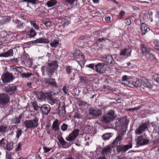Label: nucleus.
<instances>
[{"mask_svg": "<svg viewBox=\"0 0 159 159\" xmlns=\"http://www.w3.org/2000/svg\"><path fill=\"white\" fill-rule=\"evenodd\" d=\"M115 112L113 110H109L107 113L105 114L101 119V121L104 123H108L112 121L115 117Z\"/></svg>", "mask_w": 159, "mask_h": 159, "instance_id": "obj_1", "label": "nucleus"}, {"mask_svg": "<svg viewBox=\"0 0 159 159\" xmlns=\"http://www.w3.org/2000/svg\"><path fill=\"white\" fill-rule=\"evenodd\" d=\"M58 66L56 61H53L50 63H48L45 67L46 71L48 75L50 76L52 75L55 70L57 68Z\"/></svg>", "mask_w": 159, "mask_h": 159, "instance_id": "obj_2", "label": "nucleus"}, {"mask_svg": "<svg viewBox=\"0 0 159 159\" xmlns=\"http://www.w3.org/2000/svg\"><path fill=\"white\" fill-rule=\"evenodd\" d=\"M24 125L27 129H34L38 126V120L35 118L33 120H26L24 122Z\"/></svg>", "mask_w": 159, "mask_h": 159, "instance_id": "obj_3", "label": "nucleus"}, {"mask_svg": "<svg viewBox=\"0 0 159 159\" xmlns=\"http://www.w3.org/2000/svg\"><path fill=\"white\" fill-rule=\"evenodd\" d=\"M132 147V143L130 142L128 144L126 145L120 144L116 147V150L118 154L120 153H124L128 149Z\"/></svg>", "mask_w": 159, "mask_h": 159, "instance_id": "obj_4", "label": "nucleus"}, {"mask_svg": "<svg viewBox=\"0 0 159 159\" xmlns=\"http://www.w3.org/2000/svg\"><path fill=\"white\" fill-rule=\"evenodd\" d=\"M4 90L7 94L12 95L15 93L17 87L13 84H10L5 87Z\"/></svg>", "mask_w": 159, "mask_h": 159, "instance_id": "obj_5", "label": "nucleus"}, {"mask_svg": "<svg viewBox=\"0 0 159 159\" xmlns=\"http://www.w3.org/2000/svg\"><path fill=\"white\" fill-rule=\"evenodd\" d=\"M10 98L7 94L5 93L0 94V105L5 106L10 102Z\"/></svg>", "mask_w": 159, "mask_h": 159, "instance_id": "obj_6", "label": "nucleus"}, {"mask_svg": "<svg viewBox=\"0 0 159 159\" xmlns=\"http://www.w3.org/2000/svg\"><path fill=\"white\" fill-rule=\"evenodd\" d=\"M13 79V75L9 72L4 73L1 77V80L4 84L10 83L12 81Z\"/></svg>", "mask_w": 159, "mask_h": 159, "instance_id": "obj_7", "label": "nucleus"}, {"mask_svg": "<svg viewBox=\"0 0 159 159\" xmlns=\"http://www.w3.org/2000/svg\"><path fill=\"white\" fill-rule=\"evenodd\" d=\"M102 59L107 65H114L116 63L111 55L104 56L102 57Z\"/></svg>", "mask_w": 159, "mask_h": 159, "instance_id": "obj_8", "label": "nucleus"}, {"mask_svg": "<svg viewBox=\"0 0 159 159\" xmlns=\"http://www.w3.org/2000/svg\"><path fill=\"white\" fill-rule=\"evenodd\" d=\"M140 48L141 49L143 54L148 58L151 57H154L153 54L151 53V50L147 46L142 44L140 45Z\"/></svg>", "mask_w": 159, "mask_h": 159, "instance_id": "obj_9", "label": "nucleus"}, {"mask_svg": "<svg viewBox=\"0 0 159 159\" xmlns=\"http://www.w3.org/2000/svg\"><path fill=\"white\" fill-rule=\"evenodd\" d=\"M148 124L147 123H142L140 125L135 131L137 134H140L148 129Z\"/></svg>", "mask_w": 159, "mask_h": 159, "instance_id": "obj_10", "label": "nucleus"}, {"mask_svg": "<svg viewBox=\"0 0 159 159\" xmlns=\"http://www.w3.org/2000/svg\"><path fill=\"white\" fill-rule=\"evenodd\" d=\"M80 130L78 129H74L70 134L68 137L66 138V140L68 141L71 142L76 138L79 134Z\"/></svg>", "mask_w": 159, "mask_h": 159, "instance_id": "obj_11", "label": "nucleus"}, {"mask_svg": "<svg viewBox=\"0 0 159 159\" xmlns=\"http://www.w3.org/2000/svg\"><path fill=\"white\" fill-rule=\"evenodd\" d=\"M125 132L119 134L114 140L112 143L111 144L112 148L116 147L118 144V142L121 141L123 139Z\"/></svg>", "mask_w": 159, "mask_h": 159, "instance_id": "obj_12", "label": "nucleus"}, {"mask_svg": "<svg viewBox=\"0 0 159 159\" xmlns=\"http://www.w3.org/2000/svg\"><path fill=\"white\" fill-rule=\"evenodd\" d=\"M89 114L94 117H98L102 115V112L101 110L98 108H91L89 110Z\"/></svg>", "mask_w": 159, "mask_h": 159, "instance_id": "obj_13", "label": "nucleus"}, {"mask_svg": "<svg viewBox=\"0 0 159 159\" xmlns=\"http://www.w3.org/2000/svg\"><path fill=\"white\" fill-rule=\"evenodd\" d=\"M105 64L103 63H98L95 66L96 71L100 74H102L105 72L104 66Z\"/></svg>", "mask_w": 159, "mask_h": 159, "instance_id": "obj_14", "label": "nucleus"}, {"mask_svg": "<svg viewBox=\"0 0 159 159\" xmlns=\"http://www.w3.org/2000/svg\"><path fill=\"white\" fill-rule=\"evenodd\" d=\"M51 107L47 104H44L40 107V111L43 115H47L50 111Z\"/></svg>", "mask_w": 159, "mask_h": 159, "instance_id": "obj_15", "label": "nucleus"}, {"mask_svg": "<svg viewBox=\"0 0 159 159\" xmlns=\"http://www.w3.org/2000/svg\"><path fill=\"white\" fill-rule=\"evenodd\" d=\"M149 141L148 138H144L142 136H140L137 138V143L140 145H146Z\"/></svg>", "mask_w": 159, "mask_h": 159, "instance_id": "obj_16", "label": "nucleus"}, {"mask_svg": "<svg viewBox=\"0 0 159 159\" xmlns=\"http://www.w3.org/2000/svg\"><path fill=\"white\" fill-rule=\"evenodd\" d=\"M71 57H72L75 59H79L83 60L84 58V56L83 54L80 51H76L75 52L71 54Z\"/></svg>", "mask_w": 159, "mask_h": 159, "instance_id": "obj_17", "label": "nucleus"}, {"mask_svg": "<svg viewBox=\"0 0 159 159\" xmlns=\"http://www.w3.org/2000/svg\"><path fill=\"white\" fill-rule=\"evenodd\" d=\"M47 99H48V102L52 105L55 104H57L60 102L59 100L58 99L52 97L51 92V94L49 95Z\"/></svg>", "mask_w": 159, "mask_h": 159, "instance_id": "obj_18", "label": "nucleus"}, {"mask_svg": "<svg viewBox=\"0 0 159 159\" xmlns=\"http://www.w3.org/2000/svg\"><path fill=\"white\" fill-rule=\"evenodd\" d=\"M46 84H48L51 87H57V86L55 79L53 78L47 79L45 80Z\"/></svg>", "mask_w": 159, "mask_h": 159, "instance_id": "obj_19", "label": "nucleus"}, {"mask_svg": "<svg viewBox=\"0 0 159 159\" xmlns=\"http://www.w3.org/2000/svg\"><path fill=\"white\" fill-rule=\"evenodd\" d=\"M58 140L60 143V144L63 146L64 148H67L69 147L71 145L70 143L67 142L65 141L64 139L61 137L58 139Z\"/></svg>", "mask_w": 159, "mask_h": 159, "instance_id": "obj_20", "label": "nucleus"}, {"mask_svg": "<svg viewBox=\"0 0 159 159\" xmlns=\"http://www.w3.org/2000/svg\"><path fill=\"white\" fill-rule=\"evenodd\" d=\"M111 148L109 146L104 147L102 150L101 153L104 156H107L111 152Z\"/></svg>", "mask_w": 159, "mask_h": 159, "instance_id": "obj_21", "label": "nucleus"}, {"mask_svg": "<svg viewBox=\"0 0 159 159\" xmlns=\"http://www.w3.org/2000/svg\"><path fill=\"white\" fill-rule=\"evenodd\" d=\"M128 50L129 49L126 48H125L123 49H121L120 53V55L121 56H125L126 55L127 57L130 56H131L132 50H130L129 51V53H127Z\"/></svg>", "mask_w": 159, "mask_h": 159, "instance_id": "obj_22", "label": "nucleus"}, {"mask_svg": "<svg viewBox=\"0 0 159 159\" xmlns=\"http://www.w3.org/2000/svg\"><path fill=\"white\" fill-rule=\"evenodd\" d=\"M140 28L142 35H145L146 32H148L150 30L149 28L144 23L141 24Z\"/></svg>", "mask_w": 159, "mask_h": 159, "instance_id": "obj_23", "label": "nucleus"}, {"mask_svg": "<svg viewBox=\"0 0 159 159\" xmlns=\"http://www.w3.org/2000/svg\"><path fill=\"white\" fill-rule=\"evenodd\" d=\"M33 42L34 43H48L49 42L48 40L44 38H40L37 39Z\"/></svg>", "mask_w": 159, "mask_h": 159, "instance_id": "obj_24", "label": "nucleus"}, {"mask_svg": "<svg viewBox=\"0 0 159 159\" xmlns=\"http://www.w3.org/2000/svg\"><path fill=\"white\" fill-rule=\"evenodd\" d=\"M11 17L10 16L4 17L0 20V25H2L9 22L11 20Z\"/></svg>", "mask_w": 159, "mask_h": 159, "instance_id": "obj_25", "label": "nucleus"}, {"mask_svg": "<svg viewBox=\"0 0 159 159\" xmlns=\"http://www.w3.org/2000/svg\"><path fill=\"white\" fill-rule=\"evenodd\" d=\"M50 94H51V92H46L45 93L41 92L38 94V96L40 99H43L45 98L47 99Z\"/></svg>", "mask_w": 159, "mask_h": 159, "instance_id": "obj_26", "label": "nucleus"}, {"mask_svg": "<svg viewBox=\"0 0 159 159\" xmlns=\"http://www.w3.org/2000/svg\"><path fill=\"white\" fill-rule=\"evenodd\" d=\"M52 127L55 131H59L60 129L59 127L58 120L57 119H56L53 122L52 125Z\"/></svg>", "mask_w": 159, "mask_h": 159, "instance_id": "obj_27", "label": "nucleus"}, {"mask_svg": "<svg viewBox=\"0 0 159 159\" xmlns=\"http://www.w3.org/2000/svg\"><path fill=\"white\" fill-rule=\"evenodd\" d=\"M22 114H21L18 117H15L11 120V123L13 124L19 123L20 122V119L22 118Z\"/></svg>", "mask_w": 159, "mask_h": 159, "instance_id": "obj_28", "label": "nucleus"}, {"mask_svg": "<svg viewBox=\"0 0 159 159\" xmlns=\"http://www.w3.org/2000/svg\"><path fill=\"white\" fill-rule=\"evenodd\" d=\"M57 2V1L56 0H50L48 1L45 4V5L47 6L48 7H50L55 5Z\"/></svg>", "mask_w": 159, "mask_h": 159, "instance_id": "obj_29", "label": "nucleus"}, {"mask_svg": "<svg viewBox=\"0 0 159 159\" xmlns=\"http://www.w3.org/2000/svg\"><path fill=\"white\" fill-rule=\"evenodd\" d=\"M73 70V68L71 66H65L66 71L67 75L72 74Z\"/></svg>", "mask_w": 159, "mask_h": 159, "instance_id": "obj_30", "label": "nucleus"}, {"mask_svg": "<svg viewBox=\"0 0 159 159\" xmlns=\"http://www.w3.org/2000/svg\"><path fill=\"white\" fill-rule=\"evenodd\" d=\"M4 53L5 57H12L13 55V50L12 49H11Z\"/></svg>", "mask_w": 159, "mask_h": 159, "instance_id": "obj_31", "label": "nucleus"}, {"mask_svg": "<svg viewBox=\"0 0 159 159\" xmlns=\"http://www.w3.org/2000/svg\"><path fill=\"white\" fill-rule=\"evenodd\" d=\"M111 137V134L110 133H106L102 136V137L104 140H108Z\"/></svg>", "mask_w": 159, "mask_h": 159, "instance_id": "obj_32", "label": "nucleus"}, {"mask_svg": "<svg viewBox=\"0 0 159 159\" xmlns=\"http://www.w3.org/2000/svg\"><path fill=\"white\" fill-rule=\"evenodd\" d=\"M32 73L29 72L23 73L20 75L21 77L23 78H29L32 75Z\"/></svg>", "mask_w": 159, "mask_h": 159, "instance_id": "obj_33", "label": "nucleus"}, {"mask_svg": "<svg viewBox=\"0 0 159 159\" xmlns=\"http://www.w3.org/2000/svg\"><path fill=\"white\" fill-rule=\"evenodd\" d=\"M30 38H33L37 35V33L33 28H31L30 31Z\"/></svg>", "mask_w": 159, "mask_h": 159, "instance_id": "obj_34", "label": "nucleus"}, {"mask_svg": "<svg viewBox=\"0 0 159 159\" xmlns=\"http://www.w3.org/2000/svg\"><path fill=\"white\" fill-rule=\"evenodd\" d=\"M75 73H73L70 75H68L69 78V83H70L73 80L75 79Z\"/></svg>", "mask_w": 159, "mask_h": 159, "instance_id": "obj_35", "label": "nucleus"}, {"mask_svg": "<svg viewBox=\"0 0 159 159\" xmlns=\"http://www.w3.org/2000/svg\"><path fill=\"white\" fill-rule=\"evenodd\" d=\"M13 148V143H8L6 145V149L8 151L11 150Z\"/></svg>", "mask_w": 159, "mask_h": 159, "instance_id": "obj_36", "label": "nucleus"}, {"mask_svg": "<svg viewBox=\"0 0 159 159\" xmlns=\"http://www.w3.org/2000/svg\"><path fill=\"white\" fill-rule=\"evenodd\" d=\"M59 43V41L57 40H54L53 41L50 43V45L52 47L56 48Z\"/></svg>", "mask_w": 159, "mask_h": 159, "instance_id": "obj_37", "label": "nucleus"}, {"mask_svg": "<svg viewBox=\"0 0 159 159\" xmlns=\"http://www.w3.org/2000/svg\"><path fill=\"white\" fill-rule=\"evenodd\" d=\"M16 23L17 24V27L19 29H22L25 26V24L20 21L17 20Z\"/></svg>", "mask_w": 159, "mask_h": 159, "instance_id": "obj_38", "label": "nucleus"}, {"mask_svg": "<svg viewBox=\"0 0 159 159\" xmlns=\"http://www.w3.org/2000/svg\"><path fill=\"white\" fill-rule=\"evenodd\" d=\"M132 84L134 85V86L135 87H140L141 84L140 83L139 80H134L132 82Z\"/></svg>", "mask_w": 159, "mask_h": 159, "instance_id": "obj_39", "label": "nucleus"}, {"mask_svg": "<svg viewBox=\"0 0 159 159\" xmlns=\"http://www.w3.org/2000/svg\"><path fill=\"white\" fill-rule=\"evenodd\" d=\"M30 23L31 25H32L35 29L37 30H39V26L38 25L36 24L35 21L31 20L30 21Z\"/></svg>", "mask_w": 159, "mask_h": 159, "instance_id": "obj_40", "label": "nucleus"}, {"mask_svg": "<svg viewBox=\"0 0 159 159\" xmlns=\"http://www.w3.org/2000/svg\"><path fill=\"white\" fill-rule=\"evenodd\" d=\"M80 80L79 83H82L84 84H85L87 81L86 78L84 76H80Z\"/></svg>", "mask_w": 159, "mask_h": 159, "instance_id": "obj_41", "label": "nucleus"}, {"mask_svg": "<svg viewBox=\"0 0 159 159\" xmlns=\"http://www.w3.org/2000/svg\"><path fill=\"white\" fill-rule=\"evenodd\" d=\"M142 107V106L140 105L137 107H134L132 108H129L126 110L127 111H134L138 110L140 109Z\"/></svg>", "mask_w": 159, "mask_h": 159, "instance_id": "obj_42", "label": "nucleus"}, {"mask_svg": "<svg viewBox=\"0 0 159 159\" xmlns=\"http://www.w3.org/2000/svg\"><path fill=\"white\" fill-rule=\"evenodd\" d=\"M7 127L4 125L0 126V133H4L6 132Z\"/></svg>", "mask_w": 159, "mask_h": 159, "instance_id": "obj_43", "label": "nucleus"}, {"mask_svg": "<svg viewBox=\"0 0 159 159\" xmlns=\"http://www.w3.org/2000/svg\"><path fill=\"white\" fill-rule=\"evenodd\" d=\"M23 132L21 129H18L17 130L16 132V138L18 139L20 136L21 135Z\"/></svg>", "mask_w": 159, "mask_h": 159, "instance_id": "obj_44", "label": "nucleus"}, {"mask_svg": "<svg viewBox=\"0 0 159 159\" xmlns=\"http://www.w3.org/2000/svg\"><path fill=\"white\" fill-rule=\"evenodd\" d=\"M32 106L34 109L35 110L37 111L39 110V108L40 109V107L38 106L36 102H34L32 103Z\"/></svg>", "mask_w": 159, "mask_h": 159, "instance_id": "obj_45", "label": "nucleus"}, {"mask_svg": "<svg viewBox=\"0 0 159 159\" xmlns=\"http://www.w3.org/2000/svg\"><path fill=\"white\" fill-rule=\"evenodd\" d=\"M9 37V35H7L6 32L5 31H2L0 34V37L2 38H7V37Z\"/></svg>", "mask_w": 159, "mask_h": 159, "instance_id": "obj_46", "label": "nucleus"}, {"mask_svg": "<svg viewBox=\"0 0 159 159\" xmlns=\"http://www.w3.org/2000/svg\"><path fill=\"white\" fill-rule=\"evenodd\" d=\"M13 68L19 73H21L23 71V69L21 67L15 66V67H14Z\"/></svg>", "mask_w": 159, "mask_h": 159, "instance_id": "obj_47", "label": "nucleus"}, {"mask_svg": "<svg viewBox=\"0 0 159 159\" xmlns=\"http://www.w3.org/2000/svg\"><path fill=\"white\" fill-rule=\"evenodd\" d=\"M143 85H144L145 87H146L148 88H151L152 87V86L151 84L148 82H144Z\"/></svg>", "mask_w": 159, "mask_h": 159, "instance_id": "obj_48", "label": "nucleus"}, {"mask_svg": "<svg viewBox=\"0 0 159 159\" xmlns=\"http://www.w3.org/2000/svg\"><path fill=\"white\" fill-rule=\"evenodd\" d=\"M44 152L47 153L49 152L52 149V148L47 147L46 146H44L43 147Z\"/></svg>", "mask_w": 159, "mask_h": 159, "instance_id": "obj_49", "label": "nucleus"}, {"mask_svg": "<svg viewBox=\"0 0 159 159\" xmlns=\"http://www.w3.org/2000/svg\"><path fill=\"white\" fill-rule=\"evenodd\" d=\"M125 15V12L123 11H121L118 15L119 18L121 19L123 18V16Z\"/></svg>", "mask_w": 159, "mask_h": 159, "instance_id": "obj_50", "label": "nucleus"}, {"mask_svg": "<svg viewBox=\"0 0 159 159\" xmlns=\"http://www.w3.org/2000/svg\"><path fill=\"white\" fill-rule=\"evenodd\" d=\"M68 125L64 123L61 127V129L63 131H66L68 127Z\"/></svg>", "mask_w": 159, "mask_h": 159, "instance_id": "obj_51", "label": "nucleus"}, {"mask_svg": "<svg viewBox=\"0 0 159 159\" xmlns=\"http://www.w3.org/2000/svg\"><path fill=\"white\" fill-rule=\"evenodd\" d=\"M153 79L156 82L159 83V75H155L153 76Z\"/></svg>", "mask_w": 159, "mask_h": 159, "instance_id": "obj_52", "label": "nucleus"}, {"mask_svg": "<svg viewBox=\"0 0 159 159\" xmlns=\"http://www.w3.org/2000/svg\"><path fill=\"white\" fill-rule=\"evenodd\" d=\"M107 40H108L106 38H100L98 39V41L99 43H103L106 42Z\"/></svg>", "mask_w": 159, "mask_h": 159, "instance_id": "obj_53", "label": "nucleus"}, {"mask_svg": "<svg viewBox=\"0 0 159 159\" xmlns=\"http://www.w3.org/2000/svg\"><path fill=\"white\" fill-rule=\"evenodd\" d=\"M74 117L76 118L80 119L81 118L80 114L77 112H75L73 116Z\"/></svg>", "mask_w": 159, "mask_h": 159, "instance_id": "obj_54", "label": "nucleus"}, {"mask_svg": "<svg viewBox=\"0 0 159 159\" xmlns=\"http://www.w3.org/2000/svg\"><path fill=\"white\" fill-rule=\"evenodd\" d=\"M95 66V65L94 64H90L86 65V66L87 67L90 68L93 70H94Z\"/></svg>", "mask_w": 159, "mask_h": 159, "instance_id": "obj_55", "label": "nucleus"}, {"mask_svg": "<svg viewBox=\"0 0 159 159\" xmlns=\"http://www.w3.org/2000/svg\"><path fill=\"white\" fill-rule=\"evenodd\" d=\"M11 61L14 64H17L19 62L18 61V58L12 59L11 60Z\"/></svg>", "mask_w": 159, "mask_h": 159, "instance_id": "obj_56", "label": "nucleus"}, {"mask_svg": "<svg viewBox=\"0 0 159 159\" xmlns=\"http://www.w3.org/2000/svg\"><path fill=\"white\" fill-rule=\"evenodd\" d=\"M125 23L128 25H129L131 23V20L129 18H127L125 20Z\"/></svg>", "mask_w": 159, "mask_h": 159, "instance_id": "obj_57", "label": "nucleus"}, {"mask_svg": "<svg viewBox=\"0 0 159 159\" xmlns=\"http://www.w3.org/2000/svg\"><path fill=\"white\" fill-rule=\"evenodd\" d=\"M87 104V103L84 101H79V105L80 106H85Z\"/></svg>", "mask_w": 159, "mask_h": 159, "instance_id": "obj_58", "label": "nucleus"}, {"mask_svg": "<svg viewBox=\"0 0 159 159\" xmlns=\"http://www.w3.org/2000/svg\"><path fill=\"white\" fill-rule=\"evenodd\" d=\"M62 90L65 94H68V91L67 88H66L65 86H64Z\"/></svg>", "mask_w": 159, "mask_h": 159, "instance_id": "obj_59", "label": "nucleus"}, {"mask_svg": "<svg viewBox=\"0 0 159 159\" xmlns=\"http://www.w3.org/2000/svg\"><path fill=\"white\" fill-rule=\"evenodd\" d=\"M44 25L47 27H49L51 25V23L50 21H47L45 23Z\"/></svg>", "mask_w": 159, "mask_h": 159, "instance_id": "obj_60", "label": "nucleus"}, {"mask_svg": "<svg viewBox=\"0 0 159 159\" xmlns=\"http://www.w3.org/2000/svg\"><path fill=\"white\" fill-rule=\"evenodd\" d=\"M22 57H19L18 58V59L19 62H20L21 63L23 62L24 61V59Z\"/></svg>", "mask_w": 159, "mask_h": 159, "instance_id": "obj_61", "label": "nucleus"}, {"mask_svg": "<svg viewBox=\"0 0 159 159\" xmlns=\"http://www.w3.org/2000/svg\"><path fill=\"white\" fill-rule=\"evenodd\" d=\"M37 0H29V2L33 4L35 3H37V2H38Z\"/></svg>", "mask_w": 159, "mask_h": 159, "instance_id": "obj_62", "label": "nucleus"}, {"mask_svg": "<svg viewBox=\"0 0 159 159\" xmlns=\"http://www.w3.org/2000/svg\"><path fill=\"white\" fill-rule=\"evenodd\" d=\"M155 48L156 50L159 51V42L157 43V44L155 46Z\"/></svg>", "mask_w": 159, "mask_h": 159, "instance_id": "obj_63", "label": "nucleus"}, {"mask_svg": "<svg viewBox=\"0 0 159 159\" xmlns=\"http://www.w3.org/2000/svg\"><path fill=\"white\" fill-rule=\"evenodd\" d=\"M118 159H127V158L125 156H118Z\"/></svg>", "mask_w": 159, "mask_h": 159, "instance_id": "obj_64", "label": "nucleus"}]
</instances>
